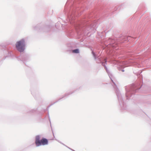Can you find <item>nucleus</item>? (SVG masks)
<instances>
[{
	"label": "nucleus",
	"instance_id": "20e7f679",
	"mask_svg": "<svg viewBox=\"0 0 151 151\" xmlns=\"http://www.w3.org/2000/svg\"><path fill=\"white\" fill-rule=\"evenodd\" d=\"M35 143L37 146L38 145V137H36V138Z\"/></svg>",
	"mask_w": 151,
	"mask_h": 151
},
{
	"label": "nucleus",
	"instance_id": "39448f33",
	"mask_svg": "<svg viewBox=\"0 0 151 151\" xmlns=\"http://www.w3.org/2000/svg\"><path fill=\"white\" fill-rule=\"evenodd\" d=\"M127 37H125V40H127Z\"/></svg>",
	"mask_w": 151,
	"mask_h": 151
},
{
	"label": "nucleus",
	"instance_id": "7ed1b4c3",
	"mask_svg": "<svg viewBox=\"0 0 151 151\" xmlns=\"http://www.w3.org/2000/svg\"><path fill=\"white\" fill-rule=\"evenodd\" d=\"M72 52L73 53H77L79 52V51L78 49H76L73 50Z\"/></svg>",
	"mask_w": 151,
	"mask_h": 151
},
{
	"label": "nucleus",
	"instance_id": "f257e3e1",
	"mask_svg": "<svg viewBox=\"0 0 151 151\" xmlns=\"http://www.w3.org/2000/svg\"><path fill=\"white\" fill-rule=\"evenodd\" d=\"M25 42L23 39L17 42L16 44V47L17 49L19 52H23L24 49Z\"/></svg>",
	"mask_w": 151,
	"mask_h": 151
},
{
	"label": "nucleus",
	"instance_id": "f03ea898",
	"mask_svg": "<svg viewBox=\"0 0 151 151\" xmlns=\"http://www.w3.org/2000/svg\"><path fill=\"white\" fill-rule=\"evenodd\" d=\"M48 143V140L45 138H42L40 140H38V146L46 145Z\"/></svg>",
	"mask_w": 151,
	"mask_h": 151
}]
</instances>
